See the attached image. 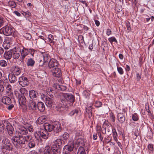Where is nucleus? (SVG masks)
Wrapping results in <instances>:
<instances>
[{
	"label": "nucleus",
	"instance_id": "35",
	"mask_svg": "<svg viewBox=\"0 0 154 154\" xmlns=\"http://www.w3.org/2000/svg\"><path fill=\"white\" fill-rule=\"evenodd\" d=\"M78 112L79 111L78 110L74 109L69 113V115L70 116H76Z\"/></svg>",
	"mask_w": 154,
	"mask_h": 154
},
{
	"label": "nucleus",
	"instance_id": "19",
	"mask_svg": "<svg viewBox=\"0 0 154 154\" xmlns=\"http://www.w3.org/2000/svg\"><path fill=\"white\" fill-rule=\"evenodd\" d=\"M12 51L13 57L15 59H17L20 56V51L17 50L16 48H15L12 50Z\"/></svg>",
	"mask_w": 154,
	"mask_h": 154
},
{
	"label": "nucleus",
	"instance_id": "60",
	"mask_svg": "<svg viewBox=\"0 0 154 154\" xmlns=\"http://www.w3.org/2000/svg\"><path fill=\"white\" fill-rule=\"evenodd\" d=\"M112 31L111 30L109 29H106V34L108 35H110Z\"/></svg>",
	"mask_w": 154,
	"mask_h": 154
},
{
	"label": "nucleus",
	"instance_id": "46",
	"mask_svg": "<svg viewBox=\"0 0 154 154\" xmlns=\"http://www.w3.org/2000/svg\"><path fill=\"white\" fill-rule=\"evenodd\" d=\"M8 4L12 8H14L16 7V4L13 1H9L8 2Z\"/></svg>",
	"mask_w": 154,
	"mask_h": 154
},
{
	"label": "nucleus",
	"instance_id": "33",
	"mask_svg": "<svg viewBox=\"0 0 154 154\" xmlns=\"http://www.w3.org/2000/svg\"><path fill=\"white\" fill-rule=\"evenodd\" d=\"M112 132L113 137L114 140L116 141H117V134L116 129L115 128H113L112 129Z\"/></svg>",
	"mask_w": 154,
	"mask_h": 154
},
{
	"label": "nucleus",
	"instance_id": "57",
	"mask_svg": "<svg viewBox=\"0 0 154 154\" xmlns=\"http://www.w3.org/2000/svg\"><path fill=\"white\" fill-rule=\"evenodd\" d=\"M4 21V19L2 17L0 16V27L3 25Z\"/></svg>",
	"mask_w": 154,
	"mask_h": 154
},
{
	"label": "nucleus",
	"instance_id": "27",
	"mask_svg": "<svg viewBox=\"0 0 154 154\" xmlns=\"http://www.w3.org/2000/svg\"><path fill=\"white\" fill-rule=\"evenodd\" d=\"M36 141L33 139L27 143V146L30 149H32L35 147L36 146Z\"/></svg>",
	"mask_w": 154,
	"mask_h": 154
},
{
	"label": "nucleus",
	"instance_id": "9",
	"mask_svg": "<svg viewBox=\"0 0 154 154\" xmlns=\"http://www.w3.org/2000/svg\"><path fill=\"white\" fill-rule=\"evenodd\" d=\"M11 73L9 74V77H15L16 76L18 75L20 73L21 71L20 69L18 67L13 66L11 69Z\"/></svg>",
	"mask_w": 154,
	"mask_h": 154
},
{
	"label": "nucleus",
	"instance_id": "11",
	"mask_svg": "<svg viewBox=\"0 0 154 154\" xmlns=\"http://www.w3.org/2000/svg\"><path fill=\"white\" fill-rule=\"evenodd\" d=\"M124 113L120 112L118 113L117 117L119 122L121 124L123 123L125 120V112L124 111Z\"/></svg>",
	"mask_w": 154,
	"mask_h": 154
},
{
	"label": "nucleus",
	"instance_id": "47",
	"mask_svg": "<svg viewBox=\"0 0 154 154\" xmlns=\"http://www.w3.org/2000/svg\"><path fill=\"white\" fill-rule=\"evenodd\" d=\"M45 42V41L43 39H38L37 41H36V44L38 45H41L43 43L44 44Z\"/></svg>",
	"mask_w": 154,
	"mask_h": 154
},
{
	"label": "nucleus",
	"instance_id": "7",
	"mask_svg": "<svg viewBox=\"0 0 154 154\" xmlns=\"http://www.w3.org/2000/svg\"><path fill=\"white\" fill-rule=\"evenodd\" d=\"M3 125H5V126H6L9 135L10 136H12L14 131L12 125L10 123L5 121L3 122Z\"/></svg>",
	"mask_w": 154,
	"mask_h": 154
},
{
	"label": "nucleus",
	"instance_id": "29",
	"mask_svg": "<svg viewBox=\"0 0 154 154\" xmlns=\"http://www.w3.org/2000/svg\"><path fill=\"white\" fill-rule=\"evenodd\" d=\"M38 94L37 91L34 90H31L29 92V97L32 99L36 98Z\"/></svg>",
	"mask_w": 154,
	"mask_h": 154
},
{
	"label": "nucleus",
	"instance_id": "25",
	"mask_svg": "<svg viewBox=\"0 0 154 154\" xmlns=\"http://www.w3.org/2000/svg\"><path fill=\"white\" fill-rule=\"evenodd\" d=\"M51 150H52L53 154H60V151L57 148L56 145H53L51 147Z\"/></svg>",
	"mask_w": 154,
	"mask_h": 154
},
{
	"label": "nucleus",
	"instance_id": "16",
	"mask_svg": "<svg viewBox=\"0 0 154 154\" xmlns=\"http://www.w3.org/2000/svg\"><path fill=\"white\" fill-rule=\"evenodd\" d=\"M53 87L54 89H57L62 91H66L67 88V87L64 85L55 84L53 85Z\"/></svg>",
	"mask_w": 154,
	"mask_h": 154
},
{
	"label": "nucleus",
	"instance_id": "49",
	"mask_svg": "<svg viewBox=\"0 0 154 154\" xmlns=\"http://www.w3.org/2000/svg\"><path fill=\"white\" fill-rule=\"evenodd\" d=\"M62 82V80L61 79H55L53 82L54 84L59 85V84Z\"/></svg>",
	"mask_w": 154,
	"mask_h": 154
},
{
	"label": "nucleus",
	"instance_id": "17",
	"mask_svg": "<svg viewBox=\"0 0 154 154\" xmlns=\"http://www.w3.org/2000/svg\"><path fill=\"white\" fill-rule=\"evenodd\" d=\"M23 49L21 51V59L22 60H23L25 57L29 53V50L28 48H24L23 47Z\"/></svg>",
	"mask_w": 154,
	"mask_h": 154
},
{
	"label": "nucleus",
	"instance_id": "23",
	"mask_svg": "<svg viewBox=\"0 0 154 154\" xmlns=\"http://www.w3.org/2000/svg\"><path fill=\"white\" fill-rule=\"evenodd\" d=\"M2 102L6 105H9L11 103V100L8 97H4L2 99Z\"/></svg>",
	"mask_w": 154,
	"mask_h": 154
},
{
	"label": "nucleus",
	"instance_id": "56",
	"mask_svg": "<svg viewBox=\"0 0 154 154\" xmlns=\"http://www.w3.org/2000/svg\"><path fill=\"white\" fill-rule=\"evenodd\" d=\"M11 86L9 85H7L6 88V92H7L8 93L11 91Z\"/></svg>",
	"mask_w": 154,
	"mask_h": 154
},
{
	"label": "nucleus",
	"instance_id": "36",
	"mask_svg": "<svg viewBox=\"0 0 154 154\" xmlns=\"http://www.w3.org/2000/svg\"><path fill=\"white\" fill-rule=\"evenodd\" d=\"M77 154H86L83 147L80 146L79 148Z\"/></svg>",
	"mask_w": 154,
	"mask_h": 154
},
{
	"label": "nucleus",
	"instance_id": "43",
	"mask_svg": "<svg viewBox=\"0 0 154 154\" xmlns=\"http://www.w3.org/2000/svg\"><path fill=\"white\" fill-rule=\"evenodd\" d=\"M23 36L27 40H30L32 38V36L31 34L29 33H24Z\"/></svg>",
	"mask_w": 154,
	"mask_h": 154
},
{
	"label": "nucleus",
	"instance_id": "8",
	"mask_svg": "<svg viewBox=\"0 0 154 154\" xmlns=\"http://www.w3.org/2000/svg\"><path fill=\"white\" fill-rule=\"evenodd\" d=\"M61 125L60 123L58 122H56L54 125V135H57L58 133L61 131Z\"/></svg>",
	"mask_w": 154,
	"mask_h": 154
},
{
	"label": "nucleus",
	"instance_id": "3",
	"mask_svg": "<svg viewBox=\"0 0 154 154\" xmlns=\"http://www.w3.org/2000/svg\"><path fill=\"white\" fill-rule=\"evenodd\" d=\"M2 150L4 154H7L12 149V145L10 141L7 138L4 139L2 142Z\"/></svg>",
	"mask_w": 154,
	"mask_h": 154
},
{
	"label": "nucleus",
	"instance_id": "62",
	"mask_svg": "<svg viewBox=\"0 0 154 154\" xmlns=\"http://www.w3.org/2000/svg\"><path fill=\"white\" fill-rule=\"evenodd\" d=\"M133 135H134V136H135V137H134V139H136L137 138V137H138V136L139 135V133L138 132V131L137 130L136 131H135Z\"/></svg>",
	"mask_w": 154,
	"mask_h": 154
},
{
	"label": "nucleus",
	"instance_id": "41",
	"mask_svg": "<svg viewBox=\"0 0 154 154\" xmlns=\"http://www.w3.org/2000/svg\"><path fill=\"white\" fill-rule=\"evenodd\" d=\"M108 40L111 44H112V43L113 42H115L116 43H117L118 42L116 38L113 36L109 38Z\"/></svg>",
	"mask_w": 154,
	"mask_h": 154
},
{
	"label": "nucleus",
	"instance_id": "51",
	"mask_svg": "<svg viewBox=\"0 0 154 154\" xmlns=\"http://www.w3.org/2000/svg\"><path fill=\"white\" fill-rule=\"evenodd\" d=\"M3 122L2 123H0V134L3 132L4 131L5 125H3Z\"/></svg>",
	"mask_w": 154,
	"mask_h": 154
},
{
	"label": "nucleus",
	"instance_id": "26",
	"mask_svg": "<svg viewBox=\"0 0 154 154\" xmlns=\"http://www.w3.org/2000/svg\"><path fill=\"white\" fill-rule=\"evenodd\" d=\"M96 131L97 134L99 136L100 139V140L103 143V144H104V141L103 140V137L101 134V127H97Z\"/></svg>",
	"mask_w": 154,
	"mask_h": 154
},
{
	"label": "nucleus",
	"instance_id": "50",
	"mask_svg": "<svg viewBox=\"0 0 154 154\" xmlns=\"http://www.w3.org/2000/svg\"><path fill=\"white\" fill-rule=\"evenodd\" d=\"M102 105V103L99 101H97L95 102L94 106L97 107H99Z\"/></svg>",
	"mask_w": 154,
	"mask_h": 154
},
{
	"label": "nucleus",
	"instance_id": "18",
	"mask_svg": "<svg viewBox=\"0 0 154 154\" xmlns=\"http://www.w3.org/2000/svg\"><path fill=\"white\" fill-rule=\"evenodd\" d=\"M45 103L48 107H51L53 104V100L49 97H46L45 99Z\"/></svg>",
	"mask_w": 154,
	"mask_h": 154
},
{
	"label": "nucleus",
	"instance_id": "13",
	"mask_svg": "<svg viewBox=\"0 0 154 154\" xmlns=\"http://www.w3.org/2000/svg\"><path fill=\"white\" fill-rule=\"evenodd\" d=\"M18 100L19 104L22 107L26 105V99L23 95H19Z\"/></svg>",
	"mask_w": 154,
	"mask_h": 154
},
{
	"label": "nucleus",
	"instance_id": "4",
	"mask_svg": "<svg viewBox=\"0 0 154 154\" xmlns=\"http://www.w3.org/2000/svg\"><path fill=\"white\" fill-rule=\"evenodd\" d=\"M48 135V132L44 129H42L40 131H36L34 133L35 137L38 140H41L42 138L47 139Z\"/></svg>",
	"mask_w": 154,
	"mask_h": 154
},
{
	"label": "nucleus",
	"instance_id": "58",
	"mask_svg": "<svg viewBox=\"0 0 154 154\" xmlns=\"http://www.w3.org/2000/svg\"><path fill=\"white\" fill-rule=\"evenodd\" d=\"M28 79H27V78H24V79H23V86L26 85L28 83Z\"/></svg>",
	"mask_w": 154,
	"mask_h": 154
},
{
	"label": "nucleus",
	"instance_id": "48",
	"mask_svg": "<svg viewBox=\"0 0 154 154\" xmlns=\"http://www.w3.org/2000/svg\"><path fill=\"white\" fill-rule=\"evenodd\" d=\"M132 119L135 121H137L138 119V118L137 115L136 113H134L132 115Z\"/></svg>",
	"mask_w": 154,
	"mask_h": 154
},
{
	"label": "nucleus",
	"instance_id": "34",
	"mask_svg": "<svg viewBox=\"0 0 154 154\" xmlns=\"http://www.w3.org/2000/svg\"><path fill=\"white\" fill-rule=\"evenodd\" d=\"M53 142L54 143L57 144L58 146H61L62 144V140L60 138H57L54 140Z\"/></svg>",
	"mask_w": 154,
	"mask_h": 154
},
{
	"label": "nucleus",
	"instance_id": "12",
	"mask_svg": "<svg viewBox=\"0 0 154 154\" xmlns=\"http://www.w3.org/2000/svg\"><path fill=\"white\" fill-rule=\"evenodd\" d=\"M52 75L55 77H61L62 73L60 69L59 68H55L51 71Z\"/></svg>",
	"mask_w": 154,
	"mask_h": 154
},
{
	"label": "nucleus",
	"instance_id": "30",
	"mask_svg": "<svg viewBox=\"0 0 154 154\" xmlns=\"http://www.w3.org/2000/svg\"><path fill=\"white\" fill-rule=\"evenodd\" d=\"M51 148L49 146H46L44 149V154H51Z\"/></svg>",
	"mask_w": 154,
	"mask_h": 154
},
{
	"label": "nucleus",
	"instance_id": "32",
	"mask_svg": "<svg viewBox=\"0 0 154 154\" xmlns=\"http://www.w3.org/2000/svg\"><path fill=\"white\" fill-rule=\"evenodd\" d=\"M66 146L68 149V150L70 151H72L74 147V144L73 142H71L70 143L68 144V145H66Z\"/></svg>",
	"mask_w": 154,
	"mask_h": 154
},
{
	"label": "nucleus",
	"instance_id": "38",
	"mask_svg": "<svg viewBox=\"0 0 154 154\" xmlns=\"http://www.w3.org/2000/svg\"><path fill=\"white\" fill-rule=\"evenodd\" d=\"M48 42L50 43H53L54 44L55 42L54 41V37L51 34L49 35L48 37Z\"/></svg>",
	"mask_w": 154,
	"mask_h": 154
},
{
	"label": "nucleus",
	"instance_id": "15",
	"mask_svg": "<svg viewBox=\"0 0 154 154\" xmlns=\"http://www.w3.org/2000/svg\"><path fill=\"white\" fill-rule=\"evenodd\" d=\"M40 53L43 58V62L44 63L48 62L50 59V56L47 52L41 51Z\"/></svg>",
	"mask_w": 154,
	"mask_h": 154
},
{
	"label": "nucleus",
	"instance_id": "24",
	"mask_svg": "<svg viewBox=\"0 0 154 154\" xmlns=\"http://www.w3.org/2000/svg\"><path fill=\"white\" fill-rule=\"evenodd\" d=\"M46 120V117L42 116L39 117L37 119L36 122L37 124H42L45 122Z\"/></svg>",
	"mask_w": 154,
	"mask_h": 154
},
{
	"label": "nucleus",
	"instance_id": "59",
	"mask_svg": "<svg viewBox=\"0 0 154 154\" xmlns=\"http://www.w3.org/2000/svg\"><path fill=\"white\" fill-rule=\"evenodd\" d=\"M20 91L21 94H24L26 93V90L25 88H22L20 89Z\"/></svg>",
	"mask_w": 154,
	"mask_h": 154
},
{
	"label": "nucleus",
	"instance_id": "31",
	"mask_svg": "<svg viewBox=\"0 0 154 154\" xmlns=\"http://www.w3.org/2000/svg\"><path fill=\"white\" fill-rule=\"evenodd\" d=\"M93 109L92 106H87L86 108V111L88 114V117L90 118L92 115V109Z\"/></svg>",
	"mask_w": 154,
	"mask_h": 154
},
{
	"label": "nucleus",
	"instance_id": "44",
	"mask_svg": "<svg viewBox=\"0 0 154 154\" xmlns=\"http://www.w3.org/2000/svg\"><path fill=\"white\" fill-rule=\"evenodd\" d=\"M126 26L127 27V29L128 31V32H130L131 30V24L129 21H127L126 23Z\"/></svg>",
	"mask_w": 154,
	"mask_h": 154
},
{
	"label": "nucleus",
	"instance_id": "42",
	"mask_svg": "<svg viewBox=\"0 0 154 154\" xmlns=\"http://www.w3.org/2000/svg\"><path fill=\"white\" fill-rule=\"evenodd\" d=\"M62 137L63 140L64 141H66L69 138V135L68 133L65 132L62 135Z\"/></svg>",
	"mask_w": 154,
	"mask_h": 154
},
{
	"label": "nucleus",
	"instance_id": "1",
	"mask_svg": "<svg viewBox=\"0 0 154 154\" xmlns=\"http://www.w3.org/2000/svg\"><path fill=\"white\" fill-rule=\"evenodd\" d=\"M33 138L30 135H27L26 136L19 137L18 138L16 136H14L11 139L12 141L17 149H21L25 142L28 143L33 139Z\"/></svg>",
	"mask_w": 154,
	"mask_h": 154
},
{
	"label": "nucleus",
	"instance_id": "61",
	"mask_svg": "<svg viewBox=\"0 0 154 154\" xmlns=\"http://www.w3.org/2000/svg\"><path fill=\"white\" fill-rule=\"evenodd\" d=\"M24 79V78H19V84L23 86V79Z\"/></svg>",
	"mask_w": 154,
	"mask_h": 154
},
{
	"label": "nucleus",
	"instance_id": "21",
	"mask_svg": "<svg viewBox=\"0 0 154 154\" xmlns=\"http://www.w3.org/2000/svg\"><path fill=\"white\" fill-rule=\"evenodd\" d=\"M40 112H43L45 109V106L44 103L40 102L37 104V108Z\"/></svg>",
	"mask_w": 154,
	"mask_h": 154
},
{
	"label": "nucleus",
	"instance_id": "54",
	"mask_svg": "<svg viewBox=\"0 0 154 154\" xmlns=\"http://www.w3.org/2000/svg\"><path fill=\"white\" fill-rule=\"evenodd\" d=\"M9 80L11 83H14L17 81L16 78H8Z\"/></svg>",
	"mask_w": 154,
	"mask_h": 154
},
{
	"label": "nucleus",
	"instance_id": "55",
	"mask_svg": "<svg viewBox=\"0 0 154 154\" xmlns=\"http://www.w3.org/2000/svg\"><path fill=\"white\" fill-rule=\"evenodd\" d=\"M109 122L108 121L105 120L104 122L103 126H106V127H109L110 126Z\"/></svg>",
	"mask_w": 154,
	"mask_h": 154
},
{
	"label": "nucleus",
	"instance_id": "28",
	"mask_svg": "<svg viewBox=\"0 0 154 154\" xmlns=\"http://www.w3.org/2000/svg\"><path fill=\"white\" fill-rule=\"evenodd\" d=\"M35 64V61L33 59H29L26 62V65L28 66L33 67Z\"/></svg>",
	"mask_w": 154,
	"mask_h": 154
},
{
	"label": "nucleus",
	"instance_id": "64",
	"mask_svg": "<svg viewBox=\"0 0 154 154\" xmlns=\"http://www.w3.org/2000/svg\"><path fill=\"white\" fill-rule=\"evenodd\" d=\"M28 154H38V153L35 150H32L28 152Z\"/></svg>",
	"mask_w": 154,
	"mask_h": 154
},
{
	"label": "nucleus",
	"instance_id": "5",
	"mask_svg": "<svg viewBox=\"0 0 154 154\" xmlns=\"http://www.w3.org/2000/svg\"><path fill=\"white\" fill-rule=\"evenodd\" d=\"M17 130L16 132L18 136H16L18 137H23V135H27L28 134V131L26 128L24 126L22 125H18L17 127Z\"/></svg>",
	"mask_w": 154,
	"mask_h": 154
},
{
	"label": "nucleus",
	"instance_id": "45",
	"mask_svg": "<svg viewBox=\"0 0 154 154\" xmlns=\"http://www.w3.org/2000/svg\"><path fill=\"white\" fill-rule=\"evenodd\" d=\"M109 117L111 120L114 122L115 121V117L114 114L112 112L110 113Z\"/></svg>",
	"mask_w": 154,
	"mask_h": 154
},
{
	"label": "nucleus",
	"instance_id": "53",
	"mask_svg": "<svg viewBox=\"0 0 154 154\" xmlns=\"http://www.w3.org/2000/svg\"><path fill=\"white\" fill-rule=\"evenodd\" d=\"M101 132L103 134H106V127L102 126V128H101Z\"/></svg>",
	"mask_w": 154,
	"mask_h": 154
},
{
	"label": "nucleus",
	"instance_id": "37",
	"mask_svg": "<svg viewBox=\"0 0 154 154\" xmlns=\"http://www.w3.org/2000/svg\"><path fill=\"white\" fill-rule=\"evenodd\" d=\"M26 128L30 132H32L33 131V128L32 126L28 123L26 125Z\"/></svg>",
	"mask_w": 154,
	"mask_h": 154
},
{
	"label": "nucleus",
	"instance_id": "2",
	"mask_svg": "<svg viewBox=\"0 0 154 154\" xmlns=\"http://www.w3.org/2000/svg\"><path fill=\"white\" fill-rule=\"evenodd\" d=\"M60 100L65 107H68L66 104V102H70L72 105L75 101V97L71 94H62L60 97Z\"/></svg>",
	"mask_w": 154,
	"mask_h": 154
},
{
	"label": "nucleus",
	"instance_id": "40",
	"mask_svg": "<svg viewBox=\"0 0 154 154\" xmlns=\"http://www.w3.org/2000/svg\"><path fill=\"white\" fill-rule=\"evenodd\" d=\"M147 148L149 152H153V145L152 144H149L147 146Z\"/></svg>",
	"mask_w": 154,
	"mask_h": 154
},
{
	"label": "nucleus",
	"instance_id": "63",
	"mask_svg": "<svg viewBox=\"0 0 154 154\" xmlns=\"http://www.w3.org/2000/svg\"><path fill=\"white\" fill-rule=\"evenodd\" d=\"M35 50L32 49H30L29 50V53L32 55L33 56Z\"/></svg>",
	"mask_w": 154,
	"mask_h": 154
},
{
	"label": "nucleus",
	"instance_id": "6",
	"mask_svg": "<svg viewBox=\"0 0 154 154\" xmlns=\"http://www.w3.org/2000/svg\"><path fill=\"white\" fill-rule=\"evenodd\" d=\"M28 109L31 114L34 113L35 111L37 109V103L35 101L32 100L29 101L28 103Z\"/></svg>",
	"mask_w": 154,
	"mask_h": 154
},
{
	"label": "nucleus",
	"instance_id": "10",
	"mask_svg": "<svg viewBox=\"0 0 154 154\" xmlns=\"http://www.w3.org/2000/svg\"><path fill=\"white\" fill-rule=\"evenodd\" d=\"M14 29L9 26L4 27L2 29V31L3 34L6 36L11 35L13 32Z\"/></svg>",
	"mask_w": 154,
	"mask_h": 154
},
{
	"label": "nucleus",
	"instance_id": "22",
	"mask_svg": "<svg viewBox=\"0 0 154 154\" xmlns=\"http://www.w3.org/2000/svg\"><path fill=\"white\" fill-rule=\"evenodd\" d=\"M12 55V51L10 50L5 52L4 57L5 59L7 60H9L11 58Z\"/></svg>",
	"mask_w": 154,
	"mask_h": 154
},
{
	"label": "nucleus",
	"instance_id": "39",
	"mask_svg": "<svg viewBox=\"0 0 154 154\" xmlns=\"http://www.w3.org/2000/svg\"><path fill=\"white\" fill-rule=\"evenodd\" d=\"M7 65V62L4 60H0V66L2 67H5Z\"/></svg>",
	"mask_w": 154,
	"mask_h": 154
},
{
	"label": "nucleus",
	"instance_id": "52",
	"mask_svg": "<svg viewBox=\"0 0 154 154\" xmlns=\"http://www.w3.org/2000/svg\"><path fill=\"white\" fill-rule=\"evenodd\" d=\"M117 69L119 73L120 74H122L124 73V71L121 67L117 66Z\"/></svg>",
	"mask_w": 154,
	"mask_h": 154
},
{
	"label": "nucleus",
	"instance_id": "20",
	"mask_svg": "<svg viewBox=\"0 0 154 154\" xmlns=\"http://www.w3.org/2000/svg\"><path fill=\"white\" fill-rule=\"evenodd\" d=\"M44 129L47 131L50 132L53 130L54 125L50 124L48 123H45L44 124Z\"/></svg>",
	"mask_w": 154,
	"mask_h": 154
},
{
	"label": "nucleus",
	"instance_id": "14",
	"mask_svg": "<svg viewBox=\"0 0 154 154\" xmlns=\"http://www.w3.org/2000/svg\"><path fill=\"white\" fill-rule=\"evenodd\" d=\"M59 65L58 61L55 59H52L49 61L48 66L51 68L55 66H57Z\"/></svg>",
	"mask_w": 154,
	"mask_h": 154
}]
</instances>
